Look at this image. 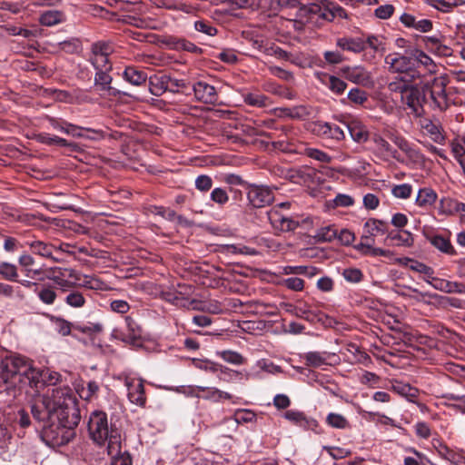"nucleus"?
I'll return each mask as SVG.
<instances>
[{
  "label": "nucleus",
  "mask_w": 465,
  "mask_h": 465,
  "mask_svg": "<svg viewBox=\"0 0 465 465\" xmlns=\"http://www.w3.org/2000/svg\"><path fill=\"white\" fill-rule=\"evenodd\" d=\"M31 414L43 441L52 447L67 444L75 436L81 415L77 399L68 387L53 390L32 402Z\"/></svg>",
  "instance_id": "f257e3e1"
},
{
  "label": "nucleus",
  "mask_w": 465,
  "mask_h": 465,
  "mask_svg": "<svg viewBox=\"0 0 465 465\" xmlns=\"http://www.w3.org/2000/svg\"><path fill=\"white\" fill-rule=\"evenodd\" d=\"M43 384L42 371L22 355H11L0 361V392L11 393L26 386L38 389Z\"/></svg>",
  "instance_id": "f03ea898"
},
{
  "label": "nucleus",
  "mask_w": 465,
  "mask_h": 465,
  "mask_svg": "<svg viewBox=\"0 0 465 465\" xmlns=\"http://www.w3.org/2000/svg\"><path fill=\"white\" fill-rule=\"evenodd\" d=\"M88 431L92 440L99 444L106 441L109 455L120 452L122 435L121 430L116 427L115 422L111 420L108 423L107 414L102 411H94L91 413L88 421Z\"/></svg>",
  "instance_id": "7ed1b4c3"
},
{
  "label": "nucleus",
  "mask_w": 465,
  "mask_h": 465,
  "mask_svg": "<svg viewBox=\"0 0 465 465\" xmlns=\"http://www.w3.org/2000/svg\"><path fill=\"white\" fill-rule=\"evenodd\" d=\"M449 80L447 76L440 75L434 77L431 81L426 82L422 85V92L425 94V100L429 95L434 108L443 112L450 106V99L447 92Z\"/></svg>",
  "instance_id": "20e7f679"
},
{
  "label": "nucleus",
  "mask_w": 465,
  "mask_h": 465,
  "mask_svg": "<svg viewBox=\"0 0 465 465\" xmlns=\"http://www.w3.org/2000/svg\"><path fill=\"white\" fill-rule=\"evenodd\" d=\"M247 199L253 208H263L273 203L274 193L268 186L250 184L247 191Z\"/></svg>",
  "instance_id": "39448f33"
},
{
  "label": "nucleus",
  "mask_w": 465,
  "mask_h": 465,
  "mask_svg": "<svg viewBox=\"0 0 465 465\" xmlns=\"http://www.w3.org/2000/svg\"><path fill=\"white\" fill-rule=\"evenodd\" d=\"M401 101L412 114L420 115L423 111L422 104L426 102L422 87L419 88L418 85H415L408 88V91L401 95Z\"/></svg>",
  "instance_id": "423d86ee"
},
{
  "label": "nucleus",
  "mask_w": 465,
  "mask_h": 465,
  "mask_svg": "<svg viewBox=\"0 0 465 465\" xmlns=\"http://www.w3.org/2000/svg\"><path fill=\"white\" fill-rule=\"evenodd\" d=\"M124 384L127 387V396L129 401L139 407H144L146 403V396L144 392L143 381L141 379L126 377Z\"/></svg>",
  "instance_id": "0eeeda50"
},
{
  "label": "nucleus",
  "mask_w": 465,
  "mask_h": 465,
  "mask_svg": "<svg viewBox=\"0 0 465 465\" xmlns=\"http://www.w3.org/2000/svg\"><path fill=\"white\" fill-rule=\"evenodd\" d=\"M385 64L391 73L400 74L414 68L412 56H406L400 53H392L386 55Z\"/></svg>",
  "instance_id": "6e6552de"
},
{
  "label": "nucleus",
  "mask_w": 465,
  "mask_h": 465,
  "mask_svg": "<svg viewBox=\"0 0 465 465\" xmlns=\"http://www.w3.org/2000/svg\"><path fill=\"white\" fill-rule=\"evenodd\" d=\"M312 131L325 140L340 142L345 138L344 131L340 126L330 123L316 122L313 124Z\"/></svg>",
  "instance_id": "1a4fd4ad"
},
{
  "label": "nucleus",
  "mask_w": 465,
  "mask_h": 465,
  "mask_svg": "<svg viewBox=\"0 0 465 465\" xmlns=\"http://www.w3.org/2000/svg\"><path fill=\"white\" fill-rule=\"evenodd\" d=\"M193 93L196 99L204 104H214L218 100V94L214 86L199 81L193 84Z\"/></svg>",
  "instance_id": "9d476101"
},
{
  "label": "nucleus",
  "mask_w": 465,
  "mask_h": 465,
  "mask_svg": "<svg viewBox=\"0 0 465 465\" xmlns=\"http://www.w3.org/2000/svg\"><path fill=\"white\" fill-rule=\"evenodd\" d=\"M434 289L446 293H465V284L458 282H451L445 279L433 277L432 280L425 279Z\"/></svg>",
  "instance_id": "9b49d317"
},
{
  "label": "nucleus",
  "mask_w": 465,
  "mask_h": 465,
  "mask_svg": "<svg viewBox=\"0 0 465 465\" xmlns=\"http://www.w3.org/2000/svg\"><path fill=\"white\" fill-rule=\"evenodd\" d=\"M336 45L343 51L354 54L361 53L366 49V43L361 37H340L336 40Z\"/></svg>",
  "instance_id": "f8f14e48"
},
{
  "label": "nucleus",
  "mask_w": 465,
  "mask_h": 465,
  "mask_svg": "<svg viewBox=\"0 0 465 465\" xmlns=\"http://www.w3.org/2000/svg\"><path fill=\"white\" fill-rule=\"evenodd\" d=\"M343 74L347 80L358 84H367L371 81L370 73L361 66L346 67Z\"/></svg>",
  "instance_id": "ddd939ff"
},
{
  "label": "nucleus",
  "mask_w": 465,
  "mask_h": 465,
  "mask_svg": "<svg viewBox=\"0 0 465 465\" xmlns=\"http://www.w3.org/2000/svg\"><path fill=\"white\" fill-rule=\"evenodd\" d=\"M346 127L355 142L365 143L368 140L369 131L360 121L351 120L347 123Z\"/></svg>",
  "instance_id": "4468645a"
},
{
  "label": "nucleus",
  "mask_w": 465,
  "mask_h": 465,
  "mask_svg": "<svg viewBox=\"0 0 465 465\" xmlns=\"http://www.w3.org/2000/svg\"><path fill=\"white\" fill-rule=\"evenodd\" d=\"M388 224L381 220L371 218L363 225L362 233L369 237L375 238L387 232Z\"/></svg>",
  "instance_id": "2eb2a0df"
},
{
  "label": "nucleus",
  "mask_w": 465,
  "mask_h": 465,
  "mask_svg": "<svg viewBox=\"0 0 465 465\" xmlns=\"http://www.w3.org/2000/svg\"><path fill=\"white\" fill-rule=\"evenodd\" d=\"M126 331L123 332V341L135 344L142 336L141 327L130 316L125 317Z\"/></svg>",
  "instance_id": "dca6fc26"
},
{
  "label": "nucleus",
  "mask_w": 465,
  "mask_h": 465,
  "mask_svg": "<svg viewBox=\"0 0 465 465\" xmlns=\"http://www.w3.org/2000/svg\"><path fill=\"white\" fill-rule=\"evenodd\" d=\"M334 356L335 354L327 351H309L303 358L307 366L318 368L328 364V360Z\"/></svg>",
  "instance_id": "f3484780"
},
{
  "label": "nucleus",
  "mask_w": 465,
  "mask_h": 465,
  "mask_svg": "<svg viewBox=\"0 0 465 465\" xmlns=\"http://www.w3.org/2000/svg\"><path fill=\"white\" fill-rule=\"evenodd\" d=\"M283 307L285 311L292 315L304 319L309 322H313L317 317L313 312L311 311L310 306L306 303L302 305H292L291 303H284Z\"/></svg>",
  "instance_id": "a211bd4d"
},
{
  "label": "nucleus",
  "mask_w": 465,
  "mask_h": 465,
  "mask_svg": "<svg viewBox=\"0 0 465 465\" xmlns=\"http://www.w3.org/2000/svg\"><path fill=\"white\" fill-rule=\"evenodd\" d=\"M423 42L426 47L438 55L449 56L451 54V50L447 45H443L440 38L437 35L425 36Z\"/></svg>",
  "instance_id": "6ab92c4d"
},
{
  "label": "nucleus",
  "mask_w": 465,
  "mask_h": 465,
  "mask_svg": "<svg viewBox=\"0 0 465 465\" xmlns=\"http://www.w3.org/2000/svg\"><path fill=\"white\" fill-rule=\"evenodd\" d=\"M438 195L434 190L429 187L420 188L417 193L415 203L420 208L432 206L437 201Z\"/></svg>",
  "instance_id": "aec40b11"
},
{
  "label": "nucleus",
  "mask_w": 465,
  "mask_h": 465,
  "mask_svg": "<svg viewBox=\"0 0 465 465\" xmlns=\"http://www.w3.org/2000/svg\"><path fill=\"white\" fill-rule=\"evenodd\" d=\"M168 81H170V76L166 74L150 77L149 89L151 94L155 96L163 94L168 91Z\"/></svg>",
  "instance_id": "412c9836"
},
{
  "label": "nucleus",
  "mask_w": 465,
  "mask_h": 465,
  "mask_svg": "<svg viewBox=\"0 0 465 465\" xmlns=\"http://www.w3.org/2000/svg\"><path fill=\"white\" fill-rule=\"evenodd\" d=\"M162 298L168 302H171L176 306L191 309V305L197 303L196 300H190L186 297L178 296L177 292L168 290L162 292Z\"/></svg>",
  "instance_id": "4be33fe9"
},
{
  "label": "nucleus",
  "mask_w": 465,
  "mask_h": 465,
  "mask_svg": "<svg viewBox=\"0 0 465 465\" xmlns=\"http://www.w3.org/2000/svg\"><path fill=\"white\" fill-rule=\"evenodd\" d=\"M19 264L23 268V272L25 276L31 279L43 280L38 276L42 273V269H33L32 266L35 264V259L29 254H22L18 259Z\"/></svg>",
  "instance_id": "5701e85b"
},
{
  "label": "nucleus",
  "mask_w": 465,
  "mask_h": 465,
  "mask_svg": "<svg viewBox=\"0 0 465 465\" xmlns=\"http://www.w3.org/2000/svg\"><path fill=\"white\" fill-rule=\"evenodd\" d=\"M31 251L37 255L45 258L51 259L54 262H58V259L53 256V249L54 248L52 244H48L42 241H32L27 243Z\"/></svg>",
  "instance_id": "b1692460"
},
{
  "label": "nucleus",
  "mask_w": 465,
  "mask_h": 465,
  "mask_svg": "<svg viewBox=\"0 0 465 465\" xmlns=\"http://www.w3.org/2000/svg\"><path fill=\"white\" fill-rule=\"evenodd\" d=\"M431 245L436 249L449 255L456 254V251L450 241L441 235H432L427 237Z\"/></svg>",
  "instance_id": "393cba45"
},
{
  "label": "nucleus",
  "mask_w": 465,
  "mask_h": 465,
  "mask_svg": "<svg viewBox=\"0 0 465 465\" xmlns=\"http://www.w3.org/2000/svg\"><path fill=\"white\" fill-rule=\"evenodd\" d=\"M373 142L377 151L383 158L392 157L396 160H399L398 151L393 149L389 142L384 138L378 135L374 137Z\"/></svg>",
  "instance_id": "a878e982"
},
{
  "label": "nucleus",
  "mask_w": 465,
  "mask_h": 465,
  "mask_svg": "<svg viewBox=\"0 0 465 465\" xmlns=\"http://www.w3.org/2000/svg\"><path fill=\"white\" fill-rule=\"evenodd\" d=\"M123 76L124 80L134 85H141L147 80V74L143 71L138 70L134 66L126 67L124 71Z\"/></svg>",
  "instance_id": "bb28decb"
},
{
  "label": "nucleus",
  "mask_w": 465,
  "mask_h": 465,
  "mask_svg": "<svg viewBox=\"0 0 465 465\" xmlns=\"http://www.w3.org/2000/svg\"><path fill=\"white\" fill-rule=\"evenodd\" d=\"M110 70H97L94 76V84L99 86L102 91H108L109 94H115L114 88L110 86L112 77L108 74Z\"/></svg>",
  "instance_id": "cd10ccee"
},
{
  "label": "nucleus",
  "mask_w": 465,
  "mask_h": 465,
  "mask_svg": "<svg viewBox=\"0 0 465 465\" xmlns=\"http://www.w3.org/2000/svg\"><path fill=\"white\" fill-rule=\"evenodd\" d=\"M412 58L414 61L423 65L430 74H434L437 71V64L434 61L423 51L416 49L412 53Z\"/></svg>",
  "instance_id": "c85d7f7f"
},
{
  "label": "nucleus",
  "mask_w": 465,
  "mask_h": 465,
  "mask_svg": "<svg viewBox=\"0 0 465 465\" xmlns=\"http://www.w3.org/2000/svg\"><path fill=\"white\" fill-rule=\"evenodd\" d=\"M158 6L168 10L182 11L186 14L193 12L194 8L191 5L177 0H158Z\"/></svg>",
  "instance_id": "c756f323"
},
{
  "label": "nucleus",
  "mask_w": 465,
  "mask_h": 465,
  "mask_svg": "<svg viewBox=\"0 0 465 465\" xmlns=\"http://www.w3.org/2000/svg\"><path fill=\"white\" fill-rule=\"evenodd\" d=\"M406 260H407L406 265L411 271H414V272L423 274L424 281H425V279H429L430 281L432 280V278L434 277L433 276L434 271L431 267L424 264L423 262H420L412 260V259H406Z\"/></svg>",
  "instance_id": "7c9ffc66"
},
{
  "label": "nucleus",
  "mask_w": 465,
  "mask_h": 465,
  "mask_svg": "<svg viewBox=\"0 0 465 465\" xmlns=\"http://www.w3.org/2000/svg\"><path fill=\"white\" fill-rule=\"evenodd\" d=\"M392 390L401 395L406 397L408 400L413 401L414 399L418 397L419 391L416 388L411 387L410 384L396 381L392 384Z\"/></svg>",
  "instance_id": "2f4dec72"
},
{
  "label": "nucleus",
  "mask_w": 465,
  "mask_h": 465,
  "mask_svg": "<svg viewBox=\"0 0 465 465\" xmlns=\"http://www.w3.org/2000/svg\"><path fill=\"white\" fill-rule=\"evenodd\" d=\"M408 290L411 291L414 294H405L402 293L404 296H409L410 298L419 302H423L426 304H436L437 300V293H430V292H422L419 290L411 287H407Z\"/></svg>",
  "instance_id": "473e14b6"
},
{
  "label": "nucleus",
  "mask_w": 465,
  "mask_h": 465,
  "mask_svg": "<svg viewBox=\"0 0 465 465\" xmlns=\"http://www.w3.org/2000/svg\"><path fill=\"white\" fill-rule=\"evenodd\" d=\"M198 391L202 392H206L205 395L203 396V398L206 400H213L215 401H219L222 399L225 400H231L232 395L228 392L220 391L216 388H210V387H202L197 386Z\"/></svg>",
  "instance_id": "72a5a7b5"
},
{
  "label": "nucleus",
  "mask_w": 465,
  "mask_h": 465,
  "mask_svg": "<svg viewBox=\"0 0 465 465\" xmlns=\"http://www.w3.org/2000/svg\"><path fill=\"white\" fill-rule=\"evenodd\" d=\"M309 12L327 21H332L335 18L334 11H331V7L325 5L312 4Z\"/></svg>",
  "instance_id": "f704fd0d"
},
{
  "label": "nucleus",
  "mask_w": 465,
  "mask_h": 465,
  "mask_svg": "<svg viewBox=\"0 0 465 465\" xmlns=\"http://www.w3.org/2000/svg\"><path fill=\"white\" fill-rule=\"evenodd\" d=\"M436 304L441 307H453L457 309H465V301L448 296H441L437 294Z\"/></svg>",
  "instance_id": "c9c22d12"
},
{
  "label": "nucleus",
  "mask_w": 465,
  "mask_h": 465,
  "mask_svg": "<svg viewBox=\"0 0 465 465\" xmlns=\"http://www.w3.org/2000/svg\"><path fill=\"white\" fill-rule=\"evenodd\" d=\"M99 388V384L95 381H90L87 382L86 388L83 387L78 393L83 400L92 401L97 397Z\"/></svg>",
  "instance_id": "e433bc0d"
},
{
  "label": "nucleus",
  "mask_w": 465,
  "mask_h": 465,
  "mask_svg": "<svg viewBox=\"0 0 465 465\" xmlns=\"http://www.w3.org/2000/svg\"><path fill=\"white\" fill-rule=\"evenodd\" d=\"M268 219L273 229L280 231L282 229L285 220L288 216L283 215L277 208H272L267 213Z\"/></svg>",
  "instance_id": "4c0bfd02"
},
{
  "label": "nucleus",
  "mask_w": 465,
  "mask_h": 465,
  "mask_svg": "<svg viewBox=\"0 0 465 465\" xmlns=\"http://www.w3.org/2000/svg\"><path fill=\"white\" fill-rule=\"evenodd\" d=\"M38 140L45 144L47 145H58V146H64V147H71L74 144L71 143H68L65 139L58 137L56 135H50L49 134H40L38 135Z\"/></svg>",
  "instance_id": "58836bf2"
},
{
  "label": "nucleus",
  "mask_w": 465,
  "mask_h": 465,
  "mask_svg": "<svg viewBox=\"0 0 465 465\" xmlns=\"http://www.w3.org/2000/svg\"><path fill=\"white\" fill-rule=\"evenodd\" d=\"M326 422L329 426L335 429H346L350 427V423L344 416L334 412L328 414Z\"/></svg>",
  "instance_id": "ea45409f"
},
{
  "label": "nucleus",
  "mask_w": 465,
  "mask_h": 465,
  "mask_svg": "<svg viewBox=\"0 0 465 465\" xmlns=\"http://www.w3.org/2000/svg\"><path fill=\"white\" fill-rule=\"evenodd\" d=\"M67 305L73 308H82L85 304V298L79 291H71L64 299Z\"/></svg>",
  "instance_id": "a19ab883"
},
{
  "label": "nucleus",
  "mask_w": 465,
  "mask_h": 465,
  "mask_svg": "<svg viewBox=\"0 0 465 465\" xmlns=\"http://www.w3.org/2000/svg\"><path fill=\"white\" fill-rule=\"evenodd\" d=\"M388 237L395 241L398 245L411 246L413 243L412 235L408 231H401L396 233L391 232Z\"/></svg>",
  "instance_id": "79ce46f5"
},
{
  "label": "nucleus",
  "mask_w": 465,
  "mask_h": 465,
  "mask_svg": "<svg viewBox=\"0 0 465 465\" xmlns=\"http://www.w3.org/2000/svg\"><path fill=\"white\" fill-rule=\"evenodd\" d=\"M38 297L43 303L51 305L56 299V292L52 286L43 285L38 292Z\"/></svg>",
  "instance_id": "37998d69"
},
{
  "label": "nucleus",
  "mask_w": 465,
  "mask_h": 465,
  "mask_svg": "<svg viewBox=\"0 0 465 465\" xmlns=\"http://www.w3.org/2000/svg\"><path fill=\"white\" fill-rule=\"evenodd\" d=\"M325 84L329 89L336 94H343L347 87V84L343 80L334 75H329Z\"/></svg>",
  "instance_id": "c03bdc74"
},
{
  "label": "nucleus",
  "mask_w": 465,
  "mask_h": 465,
  "mask_svg": "<svg viewBox=\"0 0 465 465\" xmlns=\"http://www.w3.org/2000/svg\"><path fill=\"white\" fill-rule=\"evenodd\" d=\"M337 237V229L334 226H325L320 228L315 238L320 242H331Z\"/></svg>",
  "instance_id": "a18cd8bd"
},
{
  "label": "nucleus",
  "mask_w": 465,
  "mask_h": 465,
  "mask_svg": "<svg viewBox=\"0 0 465 465\" xmlns=\"http://www.w3.org/2000/svg\"><path fill=\"white\" fill-rule=\"evenodd\" d=\"M109 55L92 54L90 62L96 70H111L112 64L109 62Z\"/></svg>",
  "instance_id": "49530a36"
},
{
  "label": "nucleus",
  "mask_w": 465,
  "mask_h": 465,
  "mask_svg": "<svg viewBox=\"0 0 465 465\" xmlns=\"http://www.w3.org/2000/svg\"><path fill=\"white\" fill-rule=\"evenodd\" d=\"M348 351L353 355V359H349L351 362H359L367 366L371 362V357L364 351H361L357 346L350 345Z\"/></svg>",
  "instance_id": "de8ad7c7"
},
{
  "label": "nucleus",
  "mask_w": 465,
  "mask_h": 465,
  "mask_svg": "<svg viewBox=\"0 0 465 465\" xmlns=\"http://www.w3.org/2000/svg\"><path fill=\"white\" fill-rule=\"evenodd\" d=\"M267 97L261 94H252L248 93L243 95V101L251 105V106H256V107H264L266 106V101Z\"/></svg>",
  "instance_id": "09e8293b"
},
{
  "label": "nucleus",
  "mask_w": 465,
  "mask_h": 465,
  "mask_svg": "<svg viewBox=\"0 0 465 465\" xmlns=\"http://www.w3.org/2000/svg\"><path fill=\"white\" fill-rule=\"evenodd\" d=\"M217 354L225 361L234 364V365H241L244 363V358L238 353L237 351H218Z\"/></svg>",
  "instance_id": "8fccbe9b"
},
{
  "label": "nucleus",
  "mask_w": 465,
  "mask_h": 465,
  "mask_svg": "<svg viewBox=\"0 0 465 465\" xmlns=\"http://www.w3.org/2000/svg\"><path fill=\"white\" fill-rule=\"evenodd\" d=\"M459 201L451 198H442L440 202V213L447 215L456 214Z\"/></svg>",
  "instance_id": "3c124183"
},
{
  "label": "nucleus",
  "mask_w": 465,
  "mask_h": 465,
  "mask_svg": "<svg viewBox=\"0 0 465 465\" xmlns=\"http://www.w3.org/2000/svg\"><path fill=\"white\" fill-rule=\"evenodd\" d=\"M62 14L59 11H46L40 17L43 25L51 26L60 23Z\"/></svg>",
  "instance_id": "603ef678"
},
{
  "label": "nucleus",
  "mask_w": 465,
  "mask_h": 465,
  "mask_svg": "<svg viewBox=\"0 0 465 465\" xmlns=\"http://www.w3.org/2000/svg\"><path fill=\"white\" fill-rule=\"evenodd\" d=\"M191 309L202 310V311L211 312L213 314H219L223 312L221 303L216 301H212V302H206L202 306H199V302L197 301V303L191 305Z\"/></svg>",
  "instance_id": "864d4df0"
},
{
  "label": "nucleus",
  "mask_w": 465,
  "mask_h": 465,
  "mask_svg": "<svg viewBox=\"0 0 465 465\" xmlns=\"http://www.w3.org/2000/svg\"><path fill=\"white\" fill-rule=\"evenodd\" d=\"M412 193V186L409 183H402L394 185L391 189V193L394 197L400 199H408Z\"/></svg>",
  "instance_id": "5fc2aeb1"
},
{
  "label": "nucleus",
  "mask_w": 465,
  "mask_h": 465,
  "mask_svg": "<svg viewBox=\"0 0 465 465\" xmlns=\"http://www.w3.org/2000/svg\"><path fill=\"white\" fill-rule=\"evenodd\" d=\"M0 274L6 280L17 281V269L14 264L8 262L0 263Z\"/></svg>",
  "instance_id": "6e6d98bb"
},
{
  "label": "nucleus",
  "mask_w": 465,
  "mask_h": 465,
  "mask_svg": "<svg viewBox=\"0 0 465 465\" xmlns=\"http://www.w3.org/2000/svg\"><path fill=\"white\" fill-rule=\"evenodd\" d=\"M348 99L355 104H363L368 100L367 93L359 88H352L348 93Z\"/></svg>",
  "instance_id": "4d7b16f0"
},
{
  "label": "nucleus",
  "mask_w": 465,
  "mask_h": 465,
  "mask_svg": "<svg viewBox=\"0 0 465 465\" xmlns=\"http://www.w3.org/2000/svg\"><path fill=\"white\" fill-rule=\"evenodd\" d=\"M194 28L196 31L210 36H213L217 34V29L212 25V23L205 20L196 21L194 23Z\"/></svg>",
  "instance_id": "13d9d810"
},
{
  "label": "nucleus",
  "mask_w": 465,
  "mask_h": 465,
  "mask_svg": "<svg viewBox=\"0 0 465 465\" xmlns=\"http://www.w3.org/2000/svg\"><path fill=\"white\" fill-rule=\"evenodd\" d=\"M408 81L402 80L401 78H394L391 82L388 84V89L391 93H399L401 95L408 91Z\"/></svg>",
  "instance_id": "bf43d9fd"
},
{
  "label": "nucleus",
  "mask_w": 465,
  "mask_h": 465,
  "mask_svg": "<svg viewBox=\"0 0 465 465\" xmlns=\"http://www.w3.org/2000/svg\"><path fill=\"white\" fill-rule=\"evenodd\" d=\"M342 276L347 282L357 283L361 281L363 275L360 269L348 268L343 270Z\"/></svg>",
  "instance_id": "052dcab7"
},
{
  "label": "nucleus",
  "mask_w": 465,
  "mask_h": 465,
  "mask_svg": "<svg viewBox=\"0 0 465 465\" xmlns=\"http://www.w3.org/2000/svg\"><path fill=\"white\" fill-rule=\"evenodd\" d=\"M110 456L112 457L111 465H133L130 454L127 451L122 452V447L119 453Z\"/></svg>",
  "instance_id": "680f3d73"
},
{
  "label": "nucleus",
  "mask_w": 465,
  "mask_h": 465,
  "mask_svg": "<svg viewBox=\"0 0 465 465\" xmlns=\"http://www.w3.org/2000/svg\"><path fill=\"white\" fill-rule=\"evenodd\" d=\"M211 200L219 205H224L229 201V195L225 190L215 188L211 193Z\"/></svg>",
  "instance_id": "e2e57ef3"
},
{
  "label": "nucleus",
  "mask_w": 465,
  "mask_h": 465,
  "mask_svg": "<svg viewBox=\"0 0 465 465\" xmlns=\"http://www.w3.org/2000/svg\"><path fill=\"white\" fill-rule=\"evenodd\" d=\"M284 417L288 420H290L297 425L302 426L305 423H307L306 417L304 416V414L302 411H292V410L287 411L284 413Z\"/></svg>",
  "instance_id": "0e129e2a"
},
{
  "label": "nucleus",
  "mask_w": 465,
  "mask_h": 465,
  "mask_svg": "<svg viewBox=\"0 0 465 465\" xmlns=\"http://www.w3.org/2000/svg\"><path fill=\"white\" fill-rule=\"evenodd\" d=\"M213 186V179L209 175L202 174L195 179V187L201 192H208Z\"/></svg>",
  "instance_id": "69168bd1"
},
{
  "label": "nucleus",
  "mask_w": 465,
  "mask_h": 465,
  "mask_svg": "<svg viewBox=\"0 0 465 465\" xmlns=\"http://www.w3.org/2000/svg\"><path fill=\"white\" fill-rule=\"evenodd\" d=\"M439 454L448 461L451 463H459L460 457L453 450L449 449L446 445H441L438 450Z\"/></svg>",
  "instance_id": "338daca9"
},
{
  "label": "nucleus",
  "mask_w": 465,
  "mask_h": 465,
  "mask_svg": "<svg viewBox=\"0 0 465 465\" xmlns=\"http://www.w3.org/2000/svg\"><path fill=\"white\" fill-rule=\"evenodd\" d=\"M283 285L288 289L295 292L302 291L304 288V281L298 277H290L283 280Z\"/></svg>",
  "instance_id": "774afa93"
}]
</instances>
